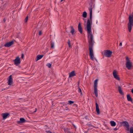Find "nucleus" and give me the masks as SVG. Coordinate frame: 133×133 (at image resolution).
Instances as JSON below:
<instances>
[{
  "instance_id": "obj_1",
  "label": "nucleus",
  "mask_w": 133,
  "mask_h": 133,
  "mask_svg": "<svg viewBox=\"0 0 133 133\" xmlns=\"http://www.w3.org/2000/svg\"><path fill=\"white\" fill-rule=\"evenodd\" d=\"M90 11V18L88 20L87 23V31L88 33V39L89 40V54L90 58L92 60H94V58L92 50L94 43L95 42L93 40V35L91 34V24L92 23V12L91 6L89 8Z\"/></svg>"
},
{
  "instance_id": "obj_2",
  "label": "nucleus",
  "mask_w": 133,
  "mask_h": 133,
  "mask_svg": "<svg viewBox=\"0 0 133 133\" xmlns=\"http://www.w3.org/2000/svg\"><path fill=\"white\" fill-rule=\"evenodd\" d=\"M133 15H130L129 17V22L128 24V27L129 32H130L133 25Z\"/></svg>"
},
{
  "instance_id": "obj_3",
  "label": "nucleus",
  "mask_w": 133,
  "mask_h": 133,
  "mask_svg": "<svg viewBox=\"0 0 133 133\" xmlns=\"http://www.w3.org/2000/svg\"><path fill=\"white\" fill-rule=\"evenodd\" d=\"M112 54V52L110 50H105L104 51V54L105 56L110 57Z\"/></svg>"
},
{
  "instance_id": "obj_4",
  "label": "nucleus",
  "mask_w": 133,
  "mask_h": 133,
  "mask_svg": "<svg viewBox=\"0 0 133 133\" xmlns=\"http://www.w3.org/2000/svg\"><path fill=\"white\" fill-rule=\"evenodd\" d=\"M122 124L124 127L126 128V130L127 131H129V125L127 122L126 121H123L122 122Z\"/></svg>"
},
{
  "instance_id": "obj_5",
  "label": "nucleus",
  "mask_w": 133,
  "mask_h": 133,
  "mask_svg": "<svg viewBox=\"0 0 133 133\" xmlns=\"http://www.w3.org/2000/svg\"><path fill=\"white\" fill-rule=\"evenodd\" d=\"M125 65L127 68L128 70H130L132 66V63L130 62H126Z\"/></svg>"
},
{
  "instance_id": "obj_6",
  "label": "nucleus",
  "mask_w": 133,
  "mask_h": 133,
  "mask_svg": "<svg viewBox=\"0 0 133 133\" xmlns=\"http://www.w3.org/2000/svg\"><path fill=\"white\" fill-rule=\"evenodd\" d=\"M14 64L16 66L19 64L21 63L20 59V58L18 57H17L14 60Z\"/></svg>"
},
{
  "instance_id": "obj_7",
  "label": "nucleus",
  "mask_w": 133,
  "mask_h": 133,
  "mask_svg": "<svg viewBox=\"0 0 133 133\" xmlns=\"http://www.w3.org/2000/svg\"><path fill=\"white\" fill-rule=\"evenodd\" d=\"M13 79L12 78V75H10L9 76L8 81V84L9 85H11L12 84L13 82Z\"/></svg>"
},
{
  "instance_id": "obj_8",
  "label": "nucleus",
  "mask_w": 133,
  "mask_h": 133,
  "mask_svg": "<svg viewBox=\"0 0 133 133\" xmlns=\"http://www.w3.org/2000/svg\"><path fill=\"white\" fill-rule=\"evenodd\" d=\"M113 75L114 78L118 80H120V78L118 77V75H117L116 71L115 70H114L113 71Z\"/></svg>"
},
{
  "instance_id": "obj_9",
  "label": "nucleus",
  "mask_w": 133,
  "mask_h": 133,
  "mask_svg": "<svg viewBox=\"0 0 133 133\" xmlns=\"http://www.w3.org/2000/svg\"><path fill=\"white\" fill-rule=\"evenodd\" d=\"M14 43V42L12 41L10 42L7 43L4 45L5 47H9L11 46Z\"/></svg>"
},
{
  "instance_id": "obj_10",
  "label": "nucleus",
  "mask_w": 133,
  "mask_h": 133,
  "mask_svg": "<svg viewBox=\"0 0 133 133\" xmlns=\"http://www.w3.org/2000/svg\"><path fill=\"white\" fill-rule=\"evenodd\" d=\"M9 115V114L8 113H3L2 114V116L4 119H5L7 118L8 116Z\"/></svg>"
},
{
  "instance_id": "obj_11",
  "label": "nucleus",
  "mask_w": 133,
  "mask_h": 133,
  "mask_svg": "<svg viewBox=\"0 0 133 133\" xmlns=\"http://www.w3.org/2000/svg\"><path fill=\"white\" fill-rule=\"evenodd\" d=\"M26 122V120L23 118H20L19 121L17 122L18 124L22 123H25Z\"/></svg>"
},
{
  "instance_id": "obj_12",
  "label": "nucleus",
  "mask_w": 133,
  "mask_h": 133,
  "mask_svg": "<svg viewBox=\"0 0 133 133\" xmlns=\"http://www.w3.org/2000/svg\"><path fill=\"white\" fill-rule=\"evenodd\" d=\"M96 109V111L98 114H100L99 110V106L98 104L96 102L95 103Z\"/></svg>"
},
{
  "instance_id": "obj_13",
  "label": "nucleus",
  "mask_w": 133,
  "mask_h": 133,
  "mask_svg": "<svg viewBox=\"0 0 133 133\" xmlns=\"http://www.w3.org/2000/svg\"><path fill=\"white\" fill-rule=\"evenodd\" d=\"M78 30L81 34L82 33V28L81 27V24L80 23H79L78 26Z\"/></svg>"
},
{
  "instance_id": "obj_14",
  "label": "nucleus",
  "mask_w": 133,
  "mask_h": 133,
  "mask_svg": "<svg viewBox=\"0 0 133 133\" xmlns=\"http://www.w3.org/2000/svg\"><path fill=\"white\" fill-rule=\"evenodd\" d=\"M94 89L95 96L97 97L98 96V94L97 87H94Z\"/></svg>"
},
{
  "instance_id": "obj_15",
  "label": "nucleus",
  "mask_w": 133,
  "mask_h": 133,
  "mask_svg": "<svg viewBox=\"0 0 133 133\" xmlns=\"http://www.w3.org/2000/svg\"><path fill=\"white\" fill-rule=\"evenodd\" d=\"M76 75V74L75 73V71H72L69 74V77H71Z\"/></svg>"
},
{
  "instance_id": "obj_16",
  "label": "nucleus",
  "mask_w": 133,
  "mask_h": 133,
  "mask_svg": "<svg viewBox=\"0 0 133 133\" xmlns=\"http://www.w3.org/2000/svg\"><path fill=\"white\" fill-rule=\"evenodd\" d=\"M43 55H38L37 56L36 61H37L38 60L41 59L43 56Z\"/></svg>"
},
{
  "instance_id": "obj_17",
  "label": "nucleus",
  "mask_w": 133,
  "mask_h": 133,
  "mask_svg": "<svg viewBox=\"0 0 133 133\" xmlns=\"http://www.w3.org/2000/svg\"><path fill=\"white\" fill-rule=\"evenodd\" d=\"M118 91L119 93L121 94H123V92L121 89V88L120 86H118Z\"/></svg>"
},
{
  "instance_id": "obj_18",
  "label": "nucleus",
  "mask_w": 133,
  "mask_h": 133,
  "mask_svg": "<svg viewBox=\"0 0 133 133\" xmlns=\"http://www.w3.org/2000/svg\"><path fill=\"white\" fill-rule=\"evenodd\" d=\"M64 130L65 132H66L67 133H71L70 129L67 128H64Z\"/></svg>"
},
{
  "instance_id": "obj_19",
  "label": "nucleus",
  "mask_w": 133,
  "mask_h": 133,
  "mask_svg": "<svg viewBox=\"0 0 133 133\" xmlns=\"http://www.w3.org/2000/svg\"><path fill=\"white\" fill-rule=\"evenodd\" d=\"M70 28L71 29V30L70 31V32L71 33L72 35H73L75 32V30L73 28V26H71L70 27Z\"/></svg>"
},
{
  "instance_id": "obj_20",
  "label": "nucleus",
  "mask_w": 133,
  "mask_h": 133,
  "mask_svg": "<svg viewBox=\"0 0 133 133\" xmlns=\"http://www.w3.org/2000/svg\"><path fill=\"white\" fill-rule=\"evenodd\" d=\"M127 100L128 101L131 102L132 101V99L129 94L127 95Z\"/></svg>"
},
{
  "instance_id": "obj_21",
  "label": "nucleus",
  "mask_w": 133,
  "mask_h": 133,
  "mask_svg": "<svg viewBox=\"0 0 133 133\" xmlns=\"http://www.w3.org/2000/svg\"><path fill=\"white\" fill-rule=\"evenodd\" d=\"M98 81V79H96L94 81V87H97V82Z\"/></svg>"
},
{
  "instance_id": "obj_22",
  "label": "nucleus",
  "mask_w": 133,
  "mask_h": 133,
  "mask_svg": "<svg viewBox=\"0 0 133 133\" xmlns=\"http://www.w3.org/2000/svg\"><path fill=\"white\" fill-rule=\"evenodd\" d=\"M110 124L112 126H115L116 125V123L114 121H112L110 122Z\"/></svg>"
},
{
  "instance_id": "obj_23",
  "label": "nucleus",
  "mask_w": 133,
  "mask_h": 133,
  "mask_svg": "<svg viewBox=\"0 0 133 133\" xmlns=\"http://www.w3.org/2000/svg\"><path fill=\"white\" fill-rule=\"evenodd\" d=\"M87 13L86 12H85V11L84 12H83V15H82L83 17L84 18H86L87 17Z\"/></svg>"
},
{
  "instance_id": "obj_24",
  "label": "nucleus",
  "mask_w": 133,
  "mask_h": 133,
  "mask_svg": "<svg viewBox=\"0 0 133 133\" xmlns=\"http://www.w3.org/2000/svg\"><path fill=\"white\" fill-rule=\"evenodd\" d=\"M51 48L52 49H54V42L51 41Z\"/></svg>"
},
{
  "instance_id": "obj_25",
  "label": "nucleus",
  "mask_w": 133,
  "mask_h": 133,
  "mask_svg": "<svg viewBox=\"0 0 133 133\" xmlns=\"http://www.w3.org/2000/svg\"><path fill=\"white\" fill-rule=\"evenodd\" d=\"M74 102L71 100H69L68 101V104H71L74 103Z\"/></svg>"
},
{
  "instance_id": "obj_26",
  "label": "nucleus",
  "mask_w": 133,
  "mask_h": 133,
  "mask_svg": "<svg viewBox=\"0 0 133 133\" xmlns=\"http://www.w3.org/2000/svg\"><path fill=\"white\" fill-rule=\"evenodd\" d=\"M28 16H27L24 19V21L25 22V23H26L27 22L28 20Z\"/></svg>"
},
{
  "instance_id": "obj_27",
  "label": "nucleus",
  "mask_w": 133,
  "mask_h": 133,
  "mask_svg": "<svg viewBox=\"0 0 133 133\" xmlns=\"http://www.w3.org/2000/svg\"><path fill=\"white\" fill-rule=\"evenodd\" d=\"M68 45L69 47V48H71V46L70 44V42L69 40H68Z\"/></svg>"
},
{
  "instance_id": "obj_28",
  "label": "nucleus",
  "mask_w": 133,
  "mask_h": 133,
  "mask_svg": "<svg viewBox=\"0 0 133 133\" xmlns=\"http://www.w3.org/2000/svg\"><path fill=\"white\" fill-rule=\"evenodd\" d=\"M51 64L50 63H48L47 64V66L49 68H50L51 66Z\"/></svg>"
},
{
  "instance_id": "obj_29",
  "label": "nucleus",
  "mask_w": 133,
  "mask_h": 133,
  "mask_svg": "<svg viewBox=\"0 0 133 133\" xmlns=\"http://www.w3.org/2000/svg\"><path fill=\"white\" fill-rule=\"evenodd\" d=\"M93 70H95V71H96V72H97V71H99V69H97V68H95V67H94V68H93Z\"/></svg>"
},
{
  "instance_id": "obj_30",
  "label": "nucleus",
  "mask_w": 133,
  "mask_h": 133,
  "mask_svg": "<svg viewBox=\"0 0 133 133\" xmlns=\"http://www.w3.org/2000/svg\"><path fill=\"white\" fill-rule=\"evenodd\" d=\"M126 60L127 61L126 62H128V61H129V62H130V60L129 59V58L127 57H126Z\"/></svg>"
},
{
  "instance_id": "obj_31",
  "label": "nucleus",
  "mask_w": 133,
  "mask_h": 133,
  "mask_svg": "<svg viewBox=\"0 0 133 133\" xmlns=\"http://www.w3.org/2000/svg\"><path fill=\"white\" fill-rule=\"evenodd\" d=\"M81 92H82V91H81V89L79 88L78 89V92H79V93Z\"/></svg>"
},
{
  "instance_id": "obj_32",
  "label": "nucleus",
  "mask_w": 133,
  "mask_h": 133,
  "mask_svg": "<svg viewBox=\"0 0 133 133\" xmlns=\"http://www.w3.org/2000/svg\"><path fill=\"white\" fill-rule=\"evenodd\" d=\"M42 31H39V36L41 35H42Z\"/></svg>"
},
{
  "instance_id": "obj_33",
  "label": "nucleus",
  "mask_w": 133,
  "mask_h": 133,
  "mask_svg": "<svg viewBox=\"0 0 133 133\" xmlns=\"http://www.w3.org/2000/svg\"><path fill=\"white\" fill-rule=\"evenodd\" d=\"M45 132L47 133H52L50 131H46Z\"/></svg>"
},
{
  "instance_id": "obj_34",
  "label": "nucleus",
  "mask_w": 133,
  "mask_h": 133,
  "mask_svg": "<svg viewBox=\"0 0 133 133\" xmlns=\"http://www.w3.org/2000/svg\"><path fill=\"white\" fill-rule=\"evenodd\" d=\"M24 57V55L23 54H21V58H23Z\"/></svg>"
},
{
  "instance_id": "obj_35",
  "label": "nucleus",
  "mask_w": 133,
  "mask_h": 133,
  "mask_svg": "<svg viewBox=\"0 0 133 133\" xmlns=\"http://www.w3.org/2000/svg\"><path fill=\"white\" fill-rule=\"evenodd\" d=\"M114 130L115 131H117V130H118V129L116 128H114Z\"/></svg>"
},
{
  "instance_id": "obj_36",
  "label": "nucleus",
  "mask_w": 133,
  "mask_h": 133,
  "mask_svg": "<svg viewBox=\"0 0 133 133\" xmlns=\"http://www.w3.org/2000/svg\"><path fill=\"white\" fill-rule=\"evenodd\" d=\"M80 96H82L83 95V94H82V92H80Z\"/></svg>"
},
{
  "instance_id": "obj_37",
  "label": "nucleus",
  "mask_w": 133,
  "mask_h": 133,
  "mask_svg": "<svg viewBox=\"0 0 133 133\" xmlns=\"http://www.w3.org/2000/svg\"><path fill=\"white\" fill-rule=\"evenodd\" d=\"M122 43L121 42L119 44V45L120 46H121L122 45Z\"/></svg>"
},
{
  "instance_id": "obj_38",
  "label": "nucleus",
  "mask_w": 133,
  "mask_h": 133,
  "mask_svg": "<svg viewBox=\"0 0 133 133\" xmlns=\"http://www.w3.org/2000/svg\"><path fill=\"white\" fill-rule=\"evenodd\" d=\"M5 21H6V20H5V18H4V19H3V21L4 22H5Z\"/></svg>"
},
{
  "instance_id": "obj_39",
  "label": "nucleus",
  "mask_w": 133,
  "mask_h": 133,
  "mask_svg": "<svg viewBox=\"0 0 133 133\" xmlns=\"http://www.w3.org/2000/svg\"><path fill=\"white\" fill-rule=\"evenodd\" d=\"M131 92L132 93H133V89H132Z\"/></svg>"
},
{
  "instance_id": "obj_40",
  "label": "nucleus",
  "mask_w": 133,
  "mask_h": 133,
  "mask_svg": "<svg viewBox=\"0 0 133 133\" xmlns=\"http://www.w3.org/2000/svg\"><path fill=\"white\" fill-rule=\"evenodd\" d=\"M8 88H5V89H4L3 90H6Z\"/></svg>"
},
{
  "instance_id": "obj_41",
  "label": "nucleus",
  "mask_w": 133,
  "mask_h": 133,
  "mask_svg": "<svg viewBox=\"0 0 133 133\" xmlns=\"http://www.w3.org/2000/svg\"><path fill=\"white\" fill-rule=\"evenodd\" d=\"M74 105H76V106H77V104H74Z\"/></svg>"
},
{
  "instance_id": "obj_42",
  "label": "nucleus",
  "mask_w": 133,
  "mask_h": 133,
  "mask_svg": "<svg viewBox=\"0 0 133 133\" xmlns=\"http://www.w3.org/2000/svg\"><path fill=\"white\" fill-rule=\"evenodd\" d=\"M66 108V110H68V109L67 108Z\"/></svg>"
},
{
  "instance_id": "obj_43",
  "label": "nucleus",
  "mask_w": 133,
  "mask_h": 133,
  "mask_svg": "<svg viewBox=\"0 0 133 133\" xmlns=\"http://www.w3.org/2000/svg\"><path fill=\"white\" fill-rule=\"evenodd\" d=\"M36 111V110H35V111H34V112H35Z\"/></svg>"
},
{
  "instance_id": "obj_44",
  "label": "nucleus",
  "mask_w": 133,
  "mask_h": 133,
  "mask_svg": "<svg viewBox=\"0 0 133 133\" xmlns=\"http://www.w3.org/2000/svg\"><path fill=\"white\" fill-rule=\"evenodd\" d=\"M55 133L54 132V133Z\"/></svg>"
}]
</instances>
